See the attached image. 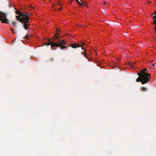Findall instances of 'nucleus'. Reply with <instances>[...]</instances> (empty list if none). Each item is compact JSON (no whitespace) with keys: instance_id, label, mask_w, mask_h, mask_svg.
Instances as JSON below:
<instances>
[{"instance_id":"obj_1","label":"nucleus","mask_w":156,"mask_h":156,"mask_svg":"<svg viewBox=\"0 0 156 156\" xmlns=\"http://www.w3.org/2000/svg\"><path fill=\"white\" fill-rule=\"evenodd\" d=\"M56 32L58 33V30H56ZM60 36L57 33L54 36V41L51 42L50 39H48V41L47 43H45L44 44L47 46L51 45V49H53V47H59L62 49H63L67 48V47L64 45H67V43L63 39H58Z\"/></svg>"},{"instance_id":"obj_2","label":"nucleus","mask_w":156,"mask_h":156,"mask_svg":"<svg viewBox=\"0 0 156 156\" xmlns=\"http://www.w3.org/2000/svg\"><path fill=\"white\" fill-rule=\"evenodd\" d=\"M16 14L18 16H16L17 20L21 22L23 24V27L26 30L30 29V22L29 21L30 18L29 15L27 12L23 13L19 10H16Z\"/></svg>"},{"instance_id":"obj_3","label":"nucleus","mask_w":156,"mask_h":156,"mask_svg":"<svg viewBox=\"0 0 156 156\" xmlns=\"http://www.w3.org/2000/svg\"><path fill=\"white\" fill-rule=\"evenodd\" d=\"M147 71V69H144L138 73L139 77L136 79L137 82H141L142 84H144L149 81L151 76L150 74L146 72Z\"/></svg>"},{"instance_id":"obj_4","label":"nucleus","mask_w":156,"mask_h":156,"mask_svg":"<svg viewBox=\"0 0 156 156\" xmlns=\"http://www.w3.org/2000/svg\"><path fill=\"white\" fill-rule=\"evenodd\" d=\"M0 21L2 23H9L8 20L7 18V14L5 13L0 12Z\"/></svg>"},{"instance_id":"obj_5","label":"nucleus","mask_w":156,"mask_h":156,"mask_svg":"<svg viewBox=\"0 0 156 156\" xmlns=\"http://www.w3.org/2000/svg\"><path fill=\"white\" fill-rule=\"evenodd\" d=\"M81 47L82 48V49L83 50H84V52H82V54L84 55V57L86 58H87L88 57L87 56V54L86 53V48H85V46H83Z\"/></svg>"},{"instance_id":"obj_6","label":"nucleus","mask_w":156,"mask_h":156,"mask_svg":"<svg viewBox=\"0 0 156 156\" xmlns=\"http://www.w3.org/2000/svg\"><path fill=\"white\" fill-rule=\"evenodd\" d=\"M85 44V43L84 42H80L79 44H76V48L82 47Z\"/></svg>"},{"instance_id":"obj_7","label":"nucleus","mask_w":156,"mask_h":156,"mask_svg":"<svg viewBox=\"0 0 156 156\" xmlns=\"http://www.w3.org/2000/svg\"><path fill=\"white\" fill-rule=\"evenodd\" d=\"M156 11L154 12V14H152V16H153V19L154 20H156Z\"/></svg>"},{"instance_id":"obj_8","label":"nucleus","mask_w":156,"mask_h":156,"mask_svg":"<svg viewBox=\"0 0 156 156\" xmlns=\"http://www.w3.org/2000/svg\"><path fill=\"white\" fill-rule=\"evenodd\" d=\"M71 46L73 48H76V43L73 44H72Z\"/></svg>"},{"instance_id":"obj_9","label":"nucleus","mask_w":156,"mask_h":156,"mask_svg":"<svg viewBox=\"0 0 156 156\" xmlns=\"http://www.w3.org/2000/svg\"><path fill=\"white\" fill-rule=\"evenodd\" d=\"M128 65H129V67L131 68H133V64L131 62H129L128 63Z\"/></svg>"},{"instance_id":"obj_10","label":"nucleus","mask_w":156,"mask_h":156,"mask_svg":"<svg viewBox=\"0 0 156 156\" xmlns=\"http://www.w3.org/2000/svg\"><path fill=\"white\" fill-rule=\"evenodd\" d=\"M31 36V35H26L25 36V39L27 38L28 39H30V38Z\"/></svg>"},{"instance_id":"obj_11","label":"nucleus","mask_w":156,"mask_h":156,"mask_svg":"<svg viewBox=\"0 0 156 156\" xmlns=\"http://www.w3.org/2000/svg\"><path fill=\"white\" fill-rule=\"evenodd\" d=\"M141 90L143 91H146L147 90V89L144 87H142L141 88Z\"/></svg>"},{"instance_id":"obj_12","label":"nucleus","mask_w":156,"mask_h":156,"mask_svg":"<svg viewBox=\"0 0 156 156\" xmlns=\"http://www.w3.org/2000/svg\"><path fill=\"white\" fill-rule=\"evenodd\" d=\"M76 2L80 6H81L82 5V4L80 3V2L78 0H75Z\"/></svg>"},{"instance_id":"obj_13","label":"nucleus","mask_w":156,"mask_h":156,"mask_svg":"<svg viewBox=\"0 0 156 156\" xmlns=\"http://www.w3.org/2000/svg\"><path fill=\"white\" fill-rule=\"evenodd\" d=\"M80 1L81 2V3H80L82 4V6L83 5H85V3L84 2L82 1L81 0H80Z\"/></svg>"},{"instance_id":"obj_14","label":"nucleus","mask_w":156,"mask_h":156,"mask_svg":"<svg viewBox=\"0 0 156 156\" xmlns=\"http://www.w3.org/2000/svg\"><path fill=\"white\" fill-rule=\"evenodd\" d=\"M12 24L14 26H16V23L15 22H12Z\"/></svg>"},{"instance_id":"obj_15","label":"nucleus","mask_w":156,"mask_h":156,"mask_svg":"<svg viewBox=\"0 0 156 156\" xmlns=\"http://www.w3.org/2000/svg\"><path fill=\"white\" fill-rule=\"evenodd\" d=\"M154 20V24H155V27H156V20Z\"/></svg>"},{"instance_id":"obj_16","label":"nucleus","mask_w":156,"mask_h":156,"mask_svg":"<svg viewBox=\"0 0 156 156\" xmlns=\"http://www.w3.org/2000/svg\"><path fill=\"white\" fill-rule=\"evenodd\" d=\"M117 61L118 62H120V58H117Z\"/></svg>"},{"instance_id":"obj_17","label":"nucleus","mask_w":156,"mask_h":156,"mask_svg":"<svg viewBox=\"0 0 156 156\" xmlns=\"http://www.w3.org/2000/svg\"><path fill=\"white\" fill-rule=\"evenodd\" d=\"M116 67L118 66V64H117L116 63H115V65Z\"/></svg>"},{"instance_id":"obj_18","label":"nucleus","mask_w":156,"mask_h":156,"mask_svg":"<svg viewBox=\"0 0 156 156\" xmlns=\"http://www.w3.org/2000/svg\"><path fill=\"white\" fill-rule=\"evenodd\" d=\"M151 1H148V4H150L151 3Z\"/></svg>"},{"instance_id":"obj_19","label":"nucleus","mask_w":156,"mask_h":156,"mask_svg":"<svg viewBox=\"0 0 156 156\" xmlns=\"http://www.w3.org/2000/svg\"><path fill=\"white\" fill-rule=\"evenodd\" d=\"M11 31H12L14 33V30L13 29H11Z\"/></svg>"},{"instance_id":"obj_20","label":"nucleus","mask_w":156,"mask_h":156,"mask_svg":"<svg viewBox=\"0 0 156 156\" xmlns=\"http://www.w3.org/2000/svg\"><path fill=\"white\" fill-rule=\"evenodd\" d=\"M106 3H107V2H105V1H104V5H105V4H106Z\"/></svg>"}]
</instances>
